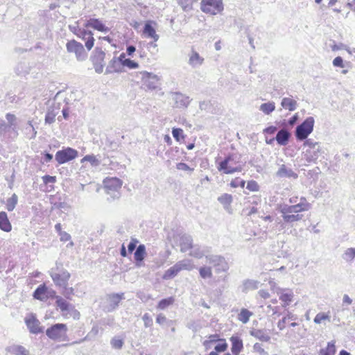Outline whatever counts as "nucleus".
Segmentation results:
<instances>
[{
    "label": "nucleus",
    "instance_id": "1",
    "mask_svg": "<svg viewBox=\"0 0 355 355\" xmlns=\"http://www.w3.org/2000/svg\"><path fill=\"white\" fill-rule=\"evenodd\" d=\"M240 162L241 155L236 153H231L218 164L217 169L225 174L241 172L243 167Z\"/></svg>",
    "mask_w": 355,
    "mask_h": 355
},
{
    "label": "nucleus",
    "instance_id": "2",
    "mask_svg": "<svg viewBox=\"0 0 355 355\" xmlns=\"http://www.w3.org/2000/svg\"><path fill=\"white\" fill-rule=\"evenodd\" d=\"M49 275L54 284L61 288L67 286L68 281L71 277L70 273L64 269L62 264L59 262L55 263V267L51 269Z\"/></svg>",
    "mask_w": 355,
    "mask_h": 355
},
{
    "label": "nucleus",
    "instance_id": "3",
    "mask_svg": "<svg viewBox=\"0 0 355 355\" xmlns=\"http://www.w3.org/2000/svg\"><path fill=\"white\" fill-rule=\"evenodd\" d=\"M315 120L313 117H307L301 124L298 125L295 131V135L297 140H305L313 132Z\"/></svg>",
    "mask_w": 355,
    "mask_h": 355
},
{
    "label": "nucleus",
    "instance_id": "4",
    "mask_svg": "<svg viewBox=\"0 0 355 355\" xmlns=\"http://www.w3.org/2000/svg\"><path fill=\"white\" fill-rule=\"evenodd\" d=\"M68 329L65 324L56 323L46 330V336L53 340H65Z\"/></svg>",
    "mask_w": 355,
    "mask_h": 355
},
{
    "label": "nucleus",
    "instance_id": "5",
    "mask_svg": "<svg viewBox=\"0 0 355 355\" xmlns=\"http://www.w3.org/2000/svg\"><path fill=\"white\" fill-rule=\"evenodd\" d=\"M141 76V85L145 90H155L159 87L160 78L158 76L147 71L140 72Z\"/></svg>",
    "mask_w": 355,
    "mask_h": 355
},
{
    "label": "nucleus",
    "instance_id": "6",
    "mask_svg": "<svg viewBox=\"0 0 355 355\" xmlns=\"http://www.w3.org/2000/svg\"><path fill=\"white\" fill-rule=\"evenodd\" d=\"M66 49L68 53H74L76 60L79 62L85 61L87 58V53L83 45L75 40L68 41Z\"/></svg>",
    "mask_w": 355,
    "mask_h": 355
},
{
    "label": "nucleus",
    "instance_id": "7",
    "mask_svg": "<svg viewBox=\"0 0 355 355\" xmlns=\"http://www.w3.org/2000/svg\"><path fill=\"white\" fill-rule=\"evenodd\" d=\"M105 53L100 47H96L90 56L94 70L97 73H101L105 67Z\"/></svg>",
    "mask_w": 355,
    "mask_h": 355
},
{
    "label": "nucleus",
    "instance_id": "8",
    "mask_svg": "<svg viewBox=\"0 0 355 355\" xmlns=\"http://www.w3.org/2000/svg\"><path fill=\"white\" fill-rule=\"evenodd\" d=\"M200 8L205 13L215 15L223 10L222 0H202Z\"/></svg>",
    "mask_w": 355,
    "mask_h": 355
},
{
    "label": "nucleus",
    "instance_id": "9",
    "mask_svg": "<svg viewBox=\"0 0 355 355\" xmlns=\"http://www.w3.org/2000/svg\"><path fill=\"white\" fill-rule=\"evenodd\" d=\"M78 155V153L76 149L67 147L57 151L55 159L59 164H63L76 159Z\"/></svg>",
    "mask_w": 355,
    "mask_h": 355
},
{
    "label": "nucleus",
    "instance_id": "10",
    "mask_svg": "<svg viewBox=\"0 0 355 355\" xmlns=\"http://www.w3.org/2000/svg\"><path fill=\"white\" fill-rule=\"evenodd\" d=\"M171 98L173 101V107L178 109L187 108L191 101L189 96L180 92H172Z\"/></svg>",
    "mask_w": 355,
    "mask_h": 355
},
{
    "label": "nucleus",
    "instance_id": "11",
    "mask_svg": "<svg viewBox=\"0 0 355 355\" xmlns=\"http://www.w3.org/2000/svg\"><path fill=\"white\" fill-rule=\"evenodd\" d=\"M207 262L217 267L218 270L226 271L228 269V265L225 258L220 255H207L206 256Z\"/></svg>",
    "mask_w": 355,
    "mask_h": 355
},
{
    "label": "nucleus",
    "instance_id": "12",
    "mask_svg": "<svg viewBox=\"0 0 355 355\" xmlns=\"http://www.w3.org/2000/svg\"><path fill=\"white\" fill-rule=\"evenodd\" d=\"M283 220L286 223H293L301 220L303 215L294 213V211H288V209L286 206L282 207L280 209Z\"/></svg>",
    "mask_w": 355,
    "mask_h": 355
},
{
    "label": "nucleus",
    "instance_id": "13",
    "mask_svg": "<svg viewBox=\"0 0 355 355\" xmlns=\"http://www.w3.org/2000/svg\"><path fill=\"white\" fill-rule=\"evenodd\" d=\"M25 322L30 332L32 334H37L44 331V327L40 326V321L34 315H31L28 318H26Z\"/></svg>",
    "mask_w": 355,
    "mask_h": 355
},
{
    "label": "nucleus",
    "instance_id": "14",
    "mask_svg": "<svg viewBox=\"0 0 355 355\" xmlns=\"http://www.w3.org/2000/svg\"><path fill=\"white\" fill-rule=\"evenodd\" d=\"M85 27H91L96 31L107 33L110 28L107 27L99 19L91 18L86 21Z\"/></svg>",
    "mask_w": 355,
    "mask_h": 355
},
{
    "label": "nucleus",
    "instance_id": "15",
    "mask_svg": "<svg viewBox=\"0 0 355 355\" xmlns=\"http://www.w3.org/2000/svg\"><path fill=\"white\" fill-rule=\"evenodd\" d=\"M288 209V211H294V213H299L300 211H307L311 208V205L306 202L304 197L300 198V202L294 205H285Z\"/></svg>",
    "mask_w": 355,
    "mask_h": 355
},
{
    "label": "nucleus",
    "instance_id": "16",
    "mask_svg": "<svg viewBox=\"0 0 355 355\" xmlns=\"http://www.w3.org/2000/svg\"><path fill=\"white\" fill-rule=\"evenodd\" d=\"M204 62V58L193 49H191L189 54L188 64L193 68L200 67Z\"/></svg>",
    "mask_w": 355,
    "mask_h": 355
},
{
    "label": "nucleus",
    "instance_id": "17",
    "mask_svg": "<svg viewBox=\"0 0 355 355\" xmlns=\"http://www.w3.org/2000/svg\"><path fill=\"white\" fill-rule=\"evenodd\" d=\"M322 149L320 145L312 148L307 149L304 154L305 159L307 162H315L319 157L322 155Z\"/></svg>",
    "mask_w": 355,
    "mask_h": 355
},
{
    "label": "nucleus",
    "instance_id": "18",
    "mask_svg": "<svg viewBox=\"0 0 355 355\" xmlns=\"http://www.w3.org/2000/svg\"><path fill=\"white\" fill-rule=\"evenodd\" d=\"M55 306L57 309H59L62 313V315H65L70 309H73V305L64 300L60 295H55Z\"/></svg>",
    "mask_w": 355,
    "mask_h": 355
},
{
    "label": "nucleus",
    "instance_id": "19",
    "mask_svg": "<svg viewBox=\"0 0 355 355\" xmlns=\"http://www.w3.org/2000/svg\"><path fill=\"white\" fill-rule=\"evenodd\" d=\"M276 176L278 178H293L297 179L298 175L296 173H295L291 168L287 167L285 164H282L278 171L275 173Z\"/></svg>",
    "mask_w": 355,
    "mask_h": 355
},
{
    "label": "nucleus",
    "instance_id": "20",
    "mask_svg": "<svg viewBox=\"0 0 355 355\" xmlns=\"http://www.w3.org/2000/svg\"><path fill=\"white\" fill-rule=\"evenodd\" d=\"M33 296L35 299L40 301H46L49 298L48 288L43 284H40L33 292Z\"/></svg>",
    "mask_w": 355,
    "mask_h": 355
},
{
    "label": "nucleus",
    "instance_id": "21",
    "mask_svg": "<svg viewBox=\"0 0 355 355\" xmlns=\"http://www.w3.org/2000/svg\"><path fill=\"white\" fill-rule=\"evenodd\" d=\"M180 251L182 252H186L187 250L192 248L193 246V239L191 236L184 234L180 236Z\"/></svg>",
    "mask_w": 355,
    "mask_h": 355
},
{
    "label": "nucleus",
    "instance_id": "22",
    "mask_svg": "<svg viewBox=\"0 0 355 355\" xmlns=\"http://www.w3.org/2000/svg\"><path fill=\"white\" fill-rule=\"evenodd\" d=\"M122 71L121 64L116 60V57H114L108 63L105 69V74L112 73H119Z\"/></svg>",
    "mask_w": 355,
    "mask_h": 355
},
{
    "label": "nucleus",
    "instance_id": "23",
    "mask_svg": "<svg viewBox=\"0 0 355 355\" xmlns=\"http://www.w3.org/2000/svg\"><path fill=\"white\" fill-rule=\"evenodd\" d=\"M291 135L288 130L286 129H281L277 132L275 140L279 145L286 146L288 143Z\"/></svg>",
    "mask_w": 355,
    "mask_h": 355
},
{
    "label": "nucleus",
    "instance_id": "24",
    "mask_svg": "<svg viewBox=\"0 0 355 355\" xmlns=\"http://www.w3.org/2000/svg\"><path fill=\"white\" fill-rule=\"evenodd\" d=\"M230 340L232 343L231 351L232 354L238 355L243 347L242 340L239 336H233L230 338Z\"/></svg>",
    "mask_w": 355,
    "mask_h": 355
},
{
    "label": "nucleus",
    "instance_id": "25",
    "mask_svg": "<svg viewBox=\"0 0 355 355\" xmlns=\"http://www.w3.org/2000/svg\"><path fill=\"white\" fill-rule=\"evenodd\" d=\"M152 21H148L146 22L144 27V33L150 38L157 42L159 40V35L156 33L155 28L152 26Z\"/></svg>",
    "mask_w": 355,
    "mask_h": 355
},
{
    "label": "nucleus",
    "instance_id": "26",
    "mask_svg": "<svg viewBox=\"0 0 355 355\" xmlns=\"http://www.w3.org/2000/svg\"><path fill=\"white\" fill-rule=\"evenodd\" d=\"M250 334L252 336L262 342H268L270 340V336L266 329H253Z\"/></svg>",
    "mask_w": 355,
    "mask_h": 355
},
{
    "label": "nucleus",
    "instance_id": "27",
    "mask_svg": "<svg viewBox=\"0 0 355 355\" xmlns=\"http://www.w3.org/2000/svg\"><path fill=\"white\" fill-rule=\"evenodd\" d=\"M125 299L124 293H112L108 295V300L110 302V310L115 309L120 303L121 300Z\"/></svg>",
    "mask_w": 355,
    "mask_h": 355
},
{
    "label": "nucleus",
    "instance_id": "28",
    "mask_svg": "<svg viewBox=\"0 0 355 355\" xmlns=\"http://www.w3.org/2000/svg\"><path fill=\"white\" fill-rule=\"evenodd\" d=\"M146 254V252L145 245L144 244L139 245L134 253V258L137 266H141L140 263H141L144 259Z\"/></svg>",
    "mask_w": 355,
    "mask_h": 355
},
{
    "label": "nucleus",
    "instance_id": "29",
    "mask_svg": "<svg viewBox=\"0 0 355 355\" xmlns=\"http://www.w3.org/2000/svg\"><path fill=\"white\" fill-rule=\"evenodd\" d=\"M0 229L6 232H9L12 230L11 223L5 211L0 212Z\"/></svg>",
    "mask_w": 355,
    "mask_h": 355
},
{
    "label": "nucleus",
    "instance_id": "30",
    "mask_svg": "<svg viewBox=\"0 0 355 355\" xmlns=\"http://www.w3.org/2000/svg\"><path fill=\"white\" fill-rule=\"evenodd\" d=\"M281 105L283 108L292 112L295 110L297 108V103L295 100L291 98L284 97L282 100Z\"/></svg>",
    "mask_w": 355,
    "mask_h": 355
},
{
    "label": "nucleus",
    "instance_id": "31",
    "mask_svg": "<svg viewBox=\"0 0 355 355\" xmlns=\"http://www.w3.org/2000/svg\"><path fill=\"white\" fill-rule=\"evenodd\" d=\"M105 187L110 190L116 191L120 189L122 185V181L116 178H110L104 182Z\"/></svg>",
    "mask_w": 355,
    "mask_h": 355
},
{
    "label": "nucleus",
    "instance_id": "32",
    "mask_svg": "<svg viewBox=\"0 0 355 355\" xmlns=\"http://www.w3.org/2000/svg\"><path fill=\"white\" fill-rule=\"evenodd\" d=\"M282 288H278L277 293L280 294L279 300L284 302L283 306L286 307L293 301V293L292 291L288 293H282Z\"/></svg>",
    "mask_w": 355,
    "mask_h": 355
},
{
    "label": "nucleus",
    "instance_id": "33",
    "mask_svg": "<svg viewBox=\"0 0 355 355\" xmlns=\"http://www.w3.org/2000/svg\"><path fill=\"white\" fill-rule=\"evenodd\" d=\"M260 282L254 279H246L243 283V292L256 290L259 288Z\"/></svg>",
    "mask_w": 355,
    "mask_h": 355
},
{
    "label": "nucleus",
    "instance_id": "34",
    "mask_svg": "<svg viewBox=\"0 0 355 355\" xmlns=\"http://www.w3.org/2000/svg\"><path fill=\"white\" fill-rule=\"evenodd\" d=\"M7 351L14 355H29L28 351L21 345H11L7 348Z\"/></svg>",
    "mask_w": 355,
    "mask_h": 355
},
{
    "label": "nucleus",
    "instance_id": "35",
    "mask_svg": "<svg viewBox=\"0 0 355 355\" xmlns=\"http://www.w3.org/2000/svg\"><path fill=\"white\" fill-rule=\"evenodd\" d=\"M58 114V109L49 107L45 116V123L51 124L55 122V116Z\"/></svg>",
    "mask_w": 355,
    "mask_h": 355
},
{
    "label": "nucleus",
    "instance_id": "36",
    "mask_svg": "<svg viewBox=\"0 0 355 355\" xmlns=\"http://www.w3.org/2000/svg\"><path fill=\"white\" fill-rule=\"evenodd\" d=\"M336 352L335 342L331 341L327 343V347L320 350L319 355H335Z\"/></svg>",
    "mask_w": 355,
    "mask_h": 355
},
{
    "label": "nucleus",
    "instance_id": "37",
    "mask_svg": "<svg viewBox=\"0 0 355 355\" xmlns=\"http://www.w3.org/2000/svg\"><path fill=\"white\" fill-rule=\"evenodd\" d=\"M179 272L180 270L175 263L164 272L162 277L164 279H171L174 278Z\"/></svg>",
    "mask_w": 355,
    "mask_h": 355
},
{
    "label": "nucleus",
    "instance_id": "38",
    "mask_svg": "<svg viewBox=\"0 0 355 355\" xmlns=\"http://www.w3.org/2000/svg\"><path fill=\"white\" fill-rule=\"evenodd\" d=\"M252 313L246 309H242L238 315V320L243 324L248 322Z\"/></svg>",
    "mask_w": 355,
    "mask_h": 355
},
{
    "label": "nucleus",
    "instance_id": "39",
    "mask_svg": "<svg viewBox=\"0 0 355 355\" xmlns=\"http://www.w3.org/2000/svg\"><path fill=\"white\" fill-rule=\"evenodd\" d=\"M174 302L175 298L173 297H169L167 298L162 299L159 302L157 308L160 310H164L168 306L173 304Z\"/></svg>",
    "mask_w": 355,
    "mask_h": 355
},
{
    "label": "nucleus",
    "instance_id": "40",
    "mask_svg": "<svg viewBox=\"0 0 355 355\" xmlns=\"http://www.w3.org/2000/svg\"><path fill=\"white\" fill-rule=\"evenodd\" d=\"M176 265L178 266L180 272L182 270H191L194 268L191 261L188 259L180 261L176 263Z\"/></svg>",
    "mask_w": 355,
    "mask_h": 355
},
{
    "label": "nucleus",
    "instance_id": "41",
    "mask_svg": "<svg viewBox=\"0 0 355 355\" xmlns=\"http://www.w3.org/2000/svg\"><path fill=\"white\" fill-rule=\"evenodd\" d=\"M275 109V104L274 102H268L263 103L260 105L259 110L266 114H270Z\"/></svg>",
    "mask_w": 355,
    "mask_h": 355
},
{
    "label": "nucleus",
    "instance_id": "42",
    "mask_svg": "<svg viewBox=\"0 0 355 355\" xmlns=\"http://www.w3.org/2000/svg\"><path fill=\"white\" fill-rule=\"evenodd\" d=\"M18 201V197L15 193H13L10 198L7 200L6 209L8 211H12L15 208Z\"/></svg>",
    "mask_w": 355,
    "mask_h": 355
},
{
    "label": "nucleus",
    "instance_id": "43",
    "mask_svg": "<svg viewBox=\"0 0 355 355\" xmlns=\"http://www.w3.org/2000/svg\"><path fill=\"white\" fill-rule=\"evenodd\" d=\"M218 334H212L208 337V339L203 342V345L206 349H210L211 345L214 343L219 342L220 340Z\"/></svg>",
    "mask_w": 355,
    "mask_h": 355
},
{
    "label": "nucleus",
    "instance_id": "44",
    "mask_svg": "<svg viewBox=\"0 0 355 355\" xmlns=\"http://www.w3.org/2000/svg\"><path fill=\"white\" fill-rule=\"evenodd\" d=\"M342 257L347 262H352L355 258V248H347L343 253Z\"/></svg>",
    "mask_w": 355,
    "mask_h": 355
},
{
    "label": "nucleus",
    "instance_id": "45",
    "mask_svg": "<svg viewBox=\"0 0 355 355\" xmlns=\"http://www.w3.org/2000/svg\"><path fill=\"white\" fill-rule=\"evenodd\" d=\"M189 254L196 258L200 259L205 255V250L198 245H193Z\"/></svg>",
    "mask_w": 355,
    "mask_h": 355
},
{
    "label": "nucleus",
    "instance_id": "46",
    "mask_svg": "<svg viewBox=\"0 0 355 355\" xmlns=\"http://www.w3.org/2000/svg\"><path fill=\"white\" fill-rule=\"evenodd\" d=\"M199 273L202 278H210L212 277V271L210 267L203 266L199 268Z\"/></svg>",
    "mask_w": 355,
    "mask_h": 355
},
{
    "label": "nucleus",
    "instance_id": "47",
    "mask_svg": "<svg viewBox=\"0 0 355 355\" xmlns=\"http://www.w3.org/2000/svg\"><path fill=\"white\" fill-rule=\"evenodd\" d=\"M218 200L224 205H230L232 202L233 198L232 195L224 193L218 198Z\"/></svg>",
    "mask_w": 355,
    "mask_h": 355
},
{
    "label": "nucleus",
    "instance_id": "48",
    "mask_svg": "<svg viewBox=\"0 0 355 355\" xmlns=\"http://www.w3.org/2000/svg\"><path fill=\"white\" fill-rule=\"evenodd\" d=\"M196 0H179L178 4L184 11H189L192 9L193 3Z\"/></svg>",
    "mask_w": 355,
    "mask_h": 355
},
{
    "label": "nucleus",
    "instance_id": "49",
    "mask_svg": "<svg viewBox=\"0 0 355 355\" xmlns=\"http://www.w3.org/2000/svg\"><path fill=\"white\" fill-rule=\"evenodd\" d=\"M228 345L225 339H220L219 343L215 346V352L217 354L219 352H223L227 349Z\"/></svg>",
    "mask_w": 355,
    "mask_h": 355
},
{
    "label": "nucleus",
    "instance_id": "50",
    "mask_svg": "<svg viewBox=\"0 0 355 355\" xmlns=\"http://www.w3.org/2000/svg\"><path fill=\"white\" fill-rule=\"evenodd\" d=\"M172 135L174 139L180 141L181 139H184L183 130L179 128H173L172 130Z\"/></svg>",
    "mask_w": 355,
    "mask_h": 355
},
{
    "label": "nucleus",
    "instance_id": "51",
    "mask_svg": "<svg viewBox=\"0 0 355 355\" xmlns=\"http://www.w3.org/2000/svg\"><path fill=\"white\" fill-rule=\"evenodd\" d=\"M330 320V316L328 313H318L315 318H314V322L316 324H320L322 320Z\"/></svg>",
    "mask_w": 355,
    "mask_h": 355
},
{
    "label": "nucleus",
    "instance_id": "52",
    "mask_svg": "<svg viewBox=\"0 0 355 355\" xmlns=\"http://www.w3.org/2000/svg\"><path fill=\"white\" fill-rule=\"evenodd\" d=\"M77 31L78 33H76V35L85 41L89 35H93V33L91 31H87L83 28H77Z\"/></svg>",
    "mask_w": 355,
    "mask_h": 355
},
{
    "label": "nucleus",
    "instance_id": "53",
    "mask_svg": "<svg viewBox=\"0 0 355 355\" xmlns=\"http://www.w3.org/2000/svg\"><path fill=\"white\" fill-rule=\"evenodd\" d=\"M63 288V291L62 292V294L68 300H71V297L74 294V290L72 287H67L66 286L65 287H62Z\"/></svg>",
    "mask_w": 355,
    "mask_h": 355
},
{
    "label": "nucleus",
    "instance_id": "54",
    "mask_svg": "<svg viewBox=\"0 0 355 355\" xmlns=\"http://www.w3.org/2000/svg\"><path fill=\"white\" fill-rule=\"evenodd\" d=\"M84 161L89 162L91 163V164L94 166H96L99 164V161L98 160V159L94 155H87L85 156L82 159V162H83Z\"/></svg>",
    "mask_w": 355,
    "mask_h": 355
},
{
    "label": "nucleus",
    "instance_id": "55",
    "mask_svg": "<svg viewBox=\"0 0 355 355\" xmlns=\"http://www.w3.org/2000/svg\"><path fill=\"white\" fill-rule=\"evenodd\" d=\"M110 343L113 348L116 349H120L122 348V347L124 344V342L122 339L114 338L112 339Z\"/></svg>",
    "mask_w": 355,
    "mask_h": 355
},
{
    "label": "nucleus",
    "instance_id": "56",
    "mask_svg": "<svg viewBox=\"0 0 355 355\" xmlns=\"http://www.w3.org/2000/svg\"><path fill=\"white\" fill-rule=\"evenodd\" d=\"M245 184V181L243 180H241L239 178H235L234 180H232L230 182V186L233 188H237L239 187H241V188H243Z\"/></svg>",
    "mask_w": 355,
    "mask_h": 355
},
{
    "label": "nucleus",
    "instance_id": "57",
    "mask_svg": "<svg viewBox=\"0 0 355 355\" xmlns=\"http://www.w3.org/2000/svg\"><path fill=\"white\" fill-rule=\"evenodd\" d=\"M246 189L250 191H258L259 186L255 180H250L248 182Z\"/></svg>",
    "mask_w": 355,
    "mask_h": 355
},
{
    "label": "nucleus",
    "instance_id": "58",
    "mask_svg": "<svg viewBox=\"0 0 355 355\" xmlns=\"http://www.w3.org/2000/svg\"><path fill=\"white\" fill-rule=\"evenodd\" d=\"M156 322L158 323L159 324L162 325V324H164V323H168V324H170L173 323V321L168 320L164 314L159 313L157 315V316L156 318Z\"/></svg>",
    "mask_w": 355,
    "mask_h": 355
},
{
    "label": "nucleus",
    "instance_id": "59",
    "mask_svg": "<svg viewBox=\"0 0 355 355\" xmlns=\"http://www.w3.org/2000/svg\"><path fill=\"white\" fill-rule=\"evenodd\" d=\"M142 320L144 322V326L145 327H150L153 324V319L152 318L150 317V315L148 314V313H145L143 316H142Z\"/></svg>",
    "mask_w": 355,
    "mask_h": 355
},
{
    "label": "nucleus",
    "instance_id": "60",
    "mask_svg": "<svg viewBox=\"0 0 355 355\" xmlns=\"http://www.w3.org/2000/svg\"><path fill=\"white\" fill-rule=\"evenodd\" d=\"M176 168L180 171H189L191 173L193 171V168H190L188 164L184 162H179L176 164Z\"/></svg>",
    "mask_w": 355,
    "mask_h": 355
},
{
    "label": "nucleus",
    "instance_id": "61",
    "mask_svg": "<svg viewBox=\"0 0 355 355\" xmlns=\"http://www.w3.org/2000/svg\"><path fill=\"white\" fill-rule=\"evenodd\" d=\"M125 64L123 67H127L129 69H137L139 67V64L134 61L130 60V58H128L127 60H124Z\"/></svg>",
    "mask_w": 355,
    "mask_h": 355
},
{
    "label": "nucleus",
    "instance_id": "62",
    "mask_svg": "<svg viewBox=\"0 0 355 355\" xmlns=\"http://www.w3.org/2000/svg\"><path fill=\"white\" fill-rule=\"evenodd\" d=\"M304 146H307L309 148L308 149H312L320 146V144L318 142L313 141L311 139L306 138L304 143Z\"/></svg>",
    "mask_w": 355,
    "mask_h": 355
},
{
    "label": "nucleus",
    "instance_id": "63",
    "mask_svg": "<svg viewBox=\"0 0 355 355\" xmlns=\"http://www.w3.org/2000/svg\"><path fill=\"white\" fill-rule=\"evenodd\" d=\"M333 65L336 67L341 68H344L345 67L344 64L343 59L340 56H337L334 59Z\"/></svg>",
    "mask_w": 355,
    "mask_h": 355
},
{
    "label": "nucleus",
    "instance_id": "64",
    "mask_svg": "<svg viewBox=\"0 0 355 355\" xmlns=\"http://www.w3.org/2000/svg\"><path fill=\"white\" fill-rule=\"evenodd\" d=\"M94 41L93 35H89L85 40V46L88 51H90L94 46Z\"/></svg>",
    "mask_w": 355,
    "mask_h": 355
}]
</instances>
